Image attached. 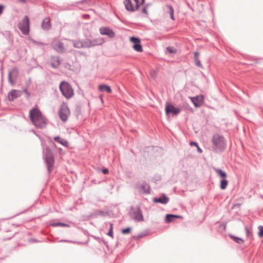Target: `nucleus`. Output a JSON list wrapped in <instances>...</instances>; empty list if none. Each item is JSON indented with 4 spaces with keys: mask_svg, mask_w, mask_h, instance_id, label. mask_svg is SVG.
<instances>
[{
    "mask_svg": "<svg viewBox=\"0 0 263 263\" xmlns=\"http://www.w3.org/2000/svg\"><path fill=\"white\" fill-rule=\"evenodd\" d=\"M29 117L32 124L38 128L46 126L45 118L42 116L41 110L37 107H33L29 111Z\"/></svg>",
    "mask_w": 263,
    "mask_h": 263,
    "instance_id": "obj_1",
    "label": "nucleus"
},
{
    "mask_svg": "<svg viewBox=\"0 0 263 263\" xmlns=\"http://www.w3.org/2000/svg\"><path fill=\"white\" fill-rule=\"evenodd\" d=\"M211 141L214 149L217 152H223L227 147L225 138L218 133L213 135Z\"/></svg>",
    "mask_w": 263,
    "mask_h": 263,
    "instance_id": "obj_2",
    "label": "nucleus"
},
{
    "mask_svg": "<svg viewBox=\"0 0 263 263\" xmlns=\"http://www.w3.org/2000/svg\"><path fill=\"white\" fill-rule=\"evenodd\" d=\"M62 95L67 99L71 98L74 95V91L71 85L66 81H62L59 86Z\"/></svg>",
    "mask_w": 263,
    "mask_h": 263,
    "instance_id": "obj_3",
    "label": "nucleus"
},
{
    "mask_svg": "<svg viewBox=\"0 0 263 263\" xmlns=\"http://www.w3.org/2000/svg\"><path fill=\"white\" fill-rule=\"evenodd\" d=\"M44 159L47 166L48 172L50 173L54 169V156L52 153L50 152H47L44 155Z\"/></svg>",
    "mask_w": 263,
    "mask_h": 263,
    "instance_id": "obj_4",
    "label": "nucleus"
},
{
    "mask_svg": "<svg viewBox=\"0 0 263 263\" xmlns=\"http://www.w3.org/2000/svg\"><path fill=\"white\" fill-rule=\"evenodd\" d=\"M18 27L22 33L25 35L29 33V19L27 15H25L18 24Z\"/></svg>",
    "mask_w": 263,
    "mask_h": 263,
    "instance_id": "obj_5",
    "label": "nucleus"
},
{
    "mask_svg": "<svg viewBox=\"0 0 263 263\" xmlns=\"http://www.w3.org/2000/svg\"><path fill=\"white\" fill-rule=\"evenodd\" d=\"M59 115L61 120L64 122H66L70 115V110L67 103L63 102L61 104Z\"/></svg>",
    "mask_w": 263,
    "mask_h": 263,
    "instance_id": "obj_6",
    "label": "nucleus"
},
{
    "mask_svg": "<svg viewBox=\"0 0 263 263\" xmlns=\"http://www.w3.org/2000/svg\"><path fill=\"white\" fill-rule=\"evenodd\" d=\"M165 113L168 115L170 113H172L174 115H178L180 112V109L178 107H175L173 105L166 103L165 108Z\"/></svg>",
    "mask_w": 263,
    "mask_h": 263,
    "instance_id": "obj_7",
    "label": "nucleus"
},
{
    "mask_svg": "<svg viewBox=\"0 0 263 263\" xmlns=\"http://www.w3.org/2000/svg\"><path fill=\"white\" fill-rule=\"evenodd\" d=\"M190 99L196 107H200L203 103L204 97L202 95L197 96L194 97H190Z\"/></svg>",
    "mask_w": 263,
    "mask_h": 263,
    "instance_id": "obj_8",
    "label": "nucleus"
},
{
    "mask_svg": "<svg viewBox=\"0 0 263 263\" xmlns=\"http://www.w3.org/2000/svg\"><path fill=\"white\" fill-rule=\"evenodd\" d=\"M53 48L57 52L60 53H63L66 52V48L64 47L63 43L59 40L53 44Z\"/></svg>",
    "mask_w": 263,
    "mask_h": 263,
    "instance_id": "obj_9",
    "label": "nucleus"
},
{
    "mask_svg": "<svg viewBox=\"0 0 263 263\" xmlns=\"http://www.w3.org/2000/svg\"><path fill=\"white\" fill-rule=\"evenodd\" d=\"M100 32L102 35H107L110 38H112L115 36L114 31L108 27H101L100 28Z\"/></svg>",
    "mask_w": 263,
    "mask_h": 263,
    "instance_id": "obj_10",
    "label": "nucleus"
},
{
    "mask_svg": "<svg viewBox=\"0 0 263 263\" xmlns=\"http://www.w3.org/2000/svg\"><path fill=\"white\" fill-rule=\"evenodd\" d=\"M132 217L134 219L138 221H142L144 220L142 212L139 208L136 209L133 212Z\"/></svg>",
    "mask_w": 263,
    "mask_h": 263,
    "instance_id": "obj_11",
    "label": "nucleus"
},
{
    "mask_svg": "<svg viewBox=\"0 0 263 263\" xmlns=\"http://www.w3.org/2000/svg\"><path fill=\"white\" fill-rule=\"evenodd\" d=\"M133 2V0H125L124 1L125 8L128 11L134 12L136 10L135 5Z\"/></svg>",
    "mask_w": 263,
    "mask_h": 263,
    "instance_id": "obj_12",
    "label": "nucleus"
},
{
    "mask_svg": "<svg viewBox=\"0 0 263 263\" xmlns=\"http://www.w3.org/2000/svg\"><path fill=\"white\" fill-rule=\"evenodd\" d=\"M18 70L17 69V68H14L9 71V73H8V78L9 82L11 85L13 86L14 85V81H13V80L12 79V76L13 75L15 77H17L18 76Z\"/></svg>",
    "mask_w": 263,
    "mask_h": 263,
    "instance_id": "obj_13",
    "label": "nucleus"
},
{
    "mask_svg": "<svg viewBox=\"0 0 263 263\" xmlns=\"http://www.w3.org/2000/svg\"><path fill=\"white\" fill-rule=\"evenodd\" d=\"M41 26L44 30H49L51 27V20L50 17H45L42 22Z\"/></svg>",
    "mask_w": 263,
    "mask_h": 263,
    "instance_id": "obj_14",
    "label": "nucleus"
},
{
    "mask_svg": "<svg viewBox=\"0 0 263 263\" xmlns=\"http://www.w3.org/2000/svg\"><path fill=\"white\" fill-rule=\"evenodd\" d=\"M104 42L102 38H97L92 40L89 39L90 48L96 46L101 45Z\"/></svg>",
    "mask_w": 263,
    "mask_h": 263,
    "instance_id": "obj_15",
    "label": "nucleus"
},
{
    "mask_svg": "<svg viewBox=\"0 0 263 263\" xmlns=\"http://www.w3.org/2000/svg\"><path fill=\"white\" fill-rule=\"evenodd\" d=\"M20 96L19 91L15 89H12L11 91L8 93V98L10 101H13L14 99L17 98Z\"/></svg>",
    "mask_w": 263,
    "mask_h": 263,
    "instance_id": "obj_16",
    "label": "nucleus"
},
{
    "mask_svg": "<svg viewBox=\"0 0 263 263\" xmlns=\"http://www.w3.org/2000/svg\"><path fill=\"white\" fill-rule=\"evenodd\" d=\"M61 64L60 57H52L51 59L50 65L52 67L57 68L59 67Z\"/></svg>",
    "mask_w": 263,
    "mask_h": 263,
    "instance_id": "obj_17",
    "label": "nucleus"
},
{
    "mask_svg": "<svg viewBox=\"0 0 263 263\" xmlns=\"http://www.w3.org/2000/svg\"><path fill=\"white\" fill-rule=\"evenodd\" d=\"M169 199L165 195H162L159 198H155L153 199V201L155 203H160L162 204H166L168 201Z\"/></svg>",
    "mask_w": 263,
    "mask_h": 263,
    "instance_id": "obj_18",
    "label": "nucleus"
},
{
    "mask_svg": "<svg viewBox=\"0 0 263 263\" xmlns=\"http://www.w3.org/2000/svg\"><path fill=\"white\" fill-rule=\"evenodd\" d=\"M214 171L216 174L221 178V181H227L226 180L227 175L224 171H222L220 168H214Z\"/></svg>",
    "mask_w": 263,
    "mask_h": 263,
    "instance_id": "obj_19",
    "label": "nucleus"
},
{
    "mask_svg": "<svg viewBox=\"0 0 263 263\" xmlns=\"http://www.w3.org/2000/svg\"><path fill=\"white\" fill-rule=\"evenodd\" d=\"M99 90L102 92H107L108 93H110L112 92L111 87L106 84H101L99 86Z\"/></svg>",
    "mask_w": 263,
    "mask_h": 263,
    "instance_id": "obj_20",
    "label": "nucleus"
},
{
    "mask_svg": "<svg viewBox=\"0 0 263 263\" xmlns=\"http://www.w3.org/2000/svg\"><path fill=\"white\" fill-rule=\"evenodd\" d=\"M175 218H182L180 215L167 214L165 217V221L167 223L173 222Z\"/></svg>",
    "mask_w": 263,
    "mask_h": 263,
    "instance_id": "obj_21",
    "label": "nucleus"
},
{
    "mask_svg": "<svg viewBox=\"0 0 263 263\" xmlns=\"http://www.w3.org/2000/svg\"><path fill=\"white\" fill-rule=\"evenodd\" d=\"M53 139L55 142L62 144V145H64L65 146H67L68 145V141L67 140L62 139L59 136H57V137H54Z\"/></svg>",
    "mask_w": 263,
    "mask_h": 263,
    "instance_id": "obj_22",
    "label": "nucleus"
},
{
    "mask_svg": "<svg viewBox=\"0 0 263 263\" xmlns=\"http://www.w3.org/2000/svg\"><path fill=\"white\" fill-rule=\"evenodd\" d=\"M149 186L146 183H144L139 189L140 192L143 193H149Z\"/></svg>",
    "mask_w": 263,
    "mask_h": 263,
    "instance_id": "obj_23",
    "label": "nucleus"
},
{
    "mask_svg": "<svg viewBox=\"0 0 263 263\" xmlns=\"http://www.w3.org/2000/svg\"><path fill=\"white\" fill-rule=\"evenodd\" d=\"M165 7L167 8H168V9L169 10V13L170 14L171 18L172 20L174 21L175 20V17H174V8H173V6L170 5H166Z\"/></svg>",
    "mask_w": 263,
    "mask_h": 263,
    "instance_id": "obj_24",
    "label": "nucleus"
},
{
    "mask_svg": "<svg viewBox=\"0 0 263 263\" xmlns=\"http://www.w3.org/2000/svg\"><path fill=\"white\" fill-rule=\"evenodd\" d=\"M133 3L134 4L135 8L137 10L141 5L144 4L145 0H133Z\"/></svg>",
    "mask_w": 263,
    "mask_h": 263,
    "instance_id": "obj_25",
    "label": "nucleus"
},
{
    "mask_svg": "<svg viewBox=\"0 0 263 263\" xmlns=\"http://www.w3.org/2000/svg\"><path fill=\"white\" fill-rule=\"evenodd\" d=\"M73 46L76 48H82L81 46V40H72Z\"/></svg>",
    "mask_w": 263,
    "mask_h": 263,
    "instance_id": "obj_26",
    "label": "nucleus"
},
{
    "mask_svg": "<svg viewBox=\"0 0 263 263\" xmlns=\"http://www.w3.org/2000/svg\"><path fill=\"white\" fill-rule=\"evenodd\" d=\"M89 39H86L84 40H81V46L82 48H90V44H89Z\"/></svg>",
    "mask_w": 263,
    "mask_h": 263,
    "instance_id": "obj_27",
    "label": "nucleus"
},
{
    "mask_svg": "<svg viewBox=\"0 0 263 263\" xmlns=\"http://www.w3.org/2000/svg\"><path fill=\"white\" fill-rule=\"evenodd\" d=\"M134 49L137 52H142L143 51L142 46L141 43L134 44L133 46Z\"/></svg>",
    "mask_w": 263,
    "mask_h": 263,
    "instance_id": "obj_28",
    "label": "nucleus"
},
{
    "mask_svg": "<svg viewBox=\"0 0 263 263\" xmlns=\"http://www.w3.org/2000/svg\"><path fill=\"white\" fill-rule=\"evenodd\" d=\"M230 237L232 238L237 243L242 244L244 242L243 240L240 238L235 237L232 235H231Z\"/></svg>",
    "mask_w": 263,
    "mask_h": 263,
    "instance_id": "obj_29",
    "label": "nucleus"
},
{
    "mask_svg": "<svg viewBox=\"0 0 263 263\" xmlns=\"http://www.w3.org/2000/svg\"><path fill=\"white\" fill-rule=\"evenodd\" d=\"M130 41L133 43H134V44H136L137 43H141V41H140V39L135 37V36L131 37L130 38Z\"/></svg>",
    "mask_w": 263,
    "mask_h": 263,
    "instance_id": "obj_30",
    "label": "nucleus"
},
{
    "mask_svg": "<svg viewBox=\"0 0 263 263\" xmlns=\"http://www.w3.org/2000/svg\"><path fill=\"white\" fill-rule=\"evenodd\" d=\"M194 61H195V63L196 66H197L198 67H200V68L202 67V65L201 62L199 58L194 59Z\"/></svg>",
    "mask_w": 263,
    "mask_h": 263,
    "instance_id": "obj_31",
    "label": "nucleus"
},
{
    "mask_svg": "<svg viewBox=\"0 0 263 263\" xmlns=\"http://www.w3.org/2000/svg\"><path fill=\"white\" fill-rule=\"evenodd\" d=\"M166 50L170 53H175L176 52V50L172 47H170V46L167 47L166 48Z\"/></svg>",
    "mask_w": 263,
    "mask_h": 263,
    "instance_id": "obj_32",
    "label": "nucleus"
},
{
    "mask_svg": "<svg viewBox=\"0 0 263 263\" xmlns=\"http://www.w3.org/2000/svg\"><path fill=\"white\" fill-rule=\"evenodd\" d=\"M258 230H259V232H258V236L259 237H262L263 236V226H259L258 227Z\"/></svg>",
    "mask_w": 263,
    "mask_h": 263,
    "instance_id": "obj_33",
    "label": "nucleus"
},
{
    "mask_svg": "<svg viewBox=\"0 0 263 263\" xmlns=\"http://www.w3.org/2000/svg\"><path fill=\"white\" fill-rule=\"evenodd\" d=\"M131 230L130 228H127L122 230V233L123 234H127L130 233Z\"/></svg>",
    "mask_w": 263,
    "mask_h": 263,
    "instance_id": "obj_34",
    "label": "nucleus"
},
{
    "mask_svg": "<svg viewBox=\"0 0 263 263\" xmlns=\"http://www.w3.org/2000/svg\"><path fill=\"white\" fill-rule=\"evenodd\" d=\"M228 185V182H221L220 187L221 189H225Z\"/></svg>",
    "mask_w": 263,
    "mask_h": 263,
    "instance_id": "obj_35",
    "label": "nucleus"
},
{
    "mask_svg": "<svg viewBox=\"0 0 263 263\" xmlns=\"http://www.w3.org/2000/svg\"><path fill=\"white\" fill-rule=\"evenodd\" d=\"M91 1V0H81L79 2H77V4H88Z\"/></svg>",
    "mask_w": 263,
    "mask_h": 263,
    "instance_id": "obj_36",
    "label": "nucleus"
},
{
    "mask_svg": "<svg viewBox=\"0 0 263 263\" xmlns=\"http://www.w3.org/2000/svg\"><path fill=\"white\" fill-rule=\"evenodd\" d=\"M141 12L143 13H144L146 15H147L148 14V12H147V8L146 6L144 7L142 10H141Z\"/></svg>",
    "mask_w": 263,
    "mask_h": 263,
    "instance_id": "obj_37",
    "label": "nucleus"
},
{
    "mask_svg": "<svg viewBox=\"0 0 263 263\" xmlns=\"http://www.w3.org/2000/svg\"><path fill=\"white\" fill-rule=\"evenodd\" d=\"M190 144L191 146H195L196 147L198 146V143H197L196 142H194V141L190 142Z\"/></svg>",
    "mask_w": 263,
    "mask_h": 263,
    "instance_id": "obj_38",
    "label": "nucleus"
},
{
    "mask_svg": "<svg viewBox=\"0 0 263 263\" xmlns=\"http://www.w3.org/2000/svg\"><path fill=\"white\" fill-rule=\"evenodd\" d=\"M5 6L3 5H0V15L3 13L4 10Z\"/></svg>",
    "mask_w": 263,
    "mask_h": 263,
    "instance_id": "obj_39",
    "label": "nucleus"
},
{
    "mask_svg": "<svg viewBox=\"0 0 263 263\" xmlns=\"http://www.w3.org/2000/svg\"><path fill=\"white\" fill-rule=\"evenodd\" d=\"M194 59H198L199 56V53L198 51L194 52Z\"/></svg>",
    "mask_w": 263,
    "mask_h": 263,
    "instance_id": "obj_40",
    "label": "nucleus"
},
{
    "mask_svg": "<svg viewBox=\"0 0 263 263\" xmlns=\"http://www.w3.org/2000/svg\"><path fill=\"white\" fill-rule=\"evenodd\" d=\"M24 92L26 94L27 97H29L30 96V93L28 91L27 87L24 89Z\"/></svg>",
    "mask_w": 263,
    "mask_h": 263,
    "instance_id": "obj_41",
    "label": "nucleus"
},
{
    "mask_svg": "<svg viewBox=\"0 0 263 263\" xmlns=\"http://www.w3.org/2000/svg\"><path fill=\"white\" fill-rule=\"evenodd\" d=\"M102 172L104 174H107L109 172V171L107 168H104L102 170Z\"/></svg>",
    "mask_w": 263,
    "mask_h": 263,
    "instance_id": "obj_42",
    "label": "nucleus"
},
{
    "mask_svg": "<svg viewBox=\"0 0 263 263\" xmlns=\"http://www.w3.org/2000/svg\"><path fill=\"white\" fill-rule=\"evenodd\" d=\"M245 230H246V231L247 236H249V235L251 233V232H250V230L249 229V228L248 227H246L245 228Z\"/></svg>",
    "mask_w": 263,
    "mask_h": 263,
    "instance_id": "obj_43",
    "label": "nucleus"
},
{
    "mask_svg": "<svg viewBox=\"0 0 263 263\" xmlns=\"http://www.w3.org/2000/svg\"><path fill=\"white\" fill-rule=\"evenodd\" d=\"M53 226H59L64 227V226H66L67 225L66 224L63 223H57L53 224Z\"/></svg>",
    "mask_w": 263,
    "mask_h": 263,
    "instance_id": "obj_44",
    "label": "nucleus"
},
{
    "mask_svg": "<svg viewBox=\"0 0 263 263\" xmlns=\"http://www.w3.org/2000/svg\"><path fill=\"white\" fill-rule=\"evenodd\" d=\"M108 235L109 236H111V237H113V231H112V230H109V231L108 233Z\"/></svg>",
    "mask_w": 263,
    "mask_h": 263,
    "instance_id": "obj_45",
    "label": "nucleus"
},
{
    "mask_svg": "<svg viewBox=\"0 0 263 263\" xmlns=\"http://www.w3.org/2000/svg\"><path fill=\"white\" fill-rule=\"evenodd\" d=\"M33 43L34 44H36L37 45H44V43H42L39 42H37V41H33Z\"/></svg>",
    "mask_w": 263,
    "mask_h": 263,
    "instance_id": "obj_46",
    "label": "nucleus"
},
{
    "mask_svg": "<svg viewBox=\"0 0 263 263\" xmlns=\"http://www.w3.org/2000/svg\"><path fill=\"white\" fill-rule=\"evenodd\" d=\"M197 147V150L198 151V152H199V153H202V149L199 146V145H198V146L196 147Z\"/></svg>",
    "mask_w": 263,
    "mask_h": 263,
    "instance_id": "obj_47",
    "label": "nucleus"
},
{
    "mask_svg": "<svg viewBox=\"0 0 263 263\" xmlns=\"http://www.w3.org/2000/svg\"><path fill=\"white\" fill-rule=\"evenodd\" d=\"M18 1L21 3H23V4H25L27 2V0H18Z\"/></svg>",
    "mask_w": 263,
    "mask_h": 263,
    "instance_id": "obj_48",
    "label": "nucleus"
},
{
    "mask_svg": "<svg viewBox=\"0 0 263 263\" xmlns=\"http://www.w3.org/2000/svg\"><path fill=\"white\" fill-rule=\"evenodd\" d=\"M112 226H113V224L112 223H111L110 225V230H112Z\"/></svg>",
    "mask_w": 263,
    "mask_h": 263,
    "instance_id": "obj_49",
    "label": "nucleus"
},
{
    "mask_svg": "<svg viewBox=\"0 0 263 263\" xmlns=\"http://www.w3.org/2000/svg\"><path fill=\"white\" fill-rule=\"evenodd\" d=\"M101 99L102 101L103 100L102 97H101Z\"/></svg>",
    "mask_w": 263,
    "mask_h": 263,
    "instance_id": "obj_50",
    "label": "nucleus"
}]
</instances>
